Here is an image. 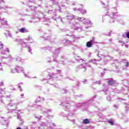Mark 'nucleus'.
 <instances>
[{"mask_svg":"<svg viewBox=\"0 0 129 129\" xmlns=\"http://www.w3.org/2000/svg\"><path fill=\"white\" fill-rule=\"evenodd\" d=\"M62 93H68V91L67 90L65 89H63L62 90Z\"/></svg>","mask_w":129,"mask_h":129,"instance_id":"43","label":"nucleus"},{"mask_svg":"<svg viewBox=\"0 0 129 129\" xmlns=\"http://www.w3.org/2000/svg\"><path fill=\"white\" fill-rule=\"evenodd\" d=\"M4 86V82H1V83H0V86Z\"/></svg>","mask_w":129,"mask_h":129,"instance_id":"62","label":"nucleus"},{"mask_svg":"<svg viewBox=\"0 0 129 129\" xmlns=\"http://www.w3.org/2000/svg\"><path fill=\"white\" fill-rule=\"evenodd\" d=\"M75 98H78V97H82L83 96V95H74Z\"/></svg>","mask_w":129,"mask_h":129,"instance_id":"42","label":"nucleus"},{"mask_svg":"<svg viewBox=\"0 0 129 129\" xmlns=\"http://www.w3.org/2000/svg\"><path fill=\"white\" fill-rule=\"evenodd\" d=\"M67 18L68 22L70 23V26L72 27V28L76 27V26H77L78 24V22H76L75 20H78V21H81V20H82V18L77 17L75 15H73L72 14L68 15Z\"/></svg>","mask_w":129,"mask_h":129,"instance_id":"3","label":"nucleus"},{"mask_svg":"<svg viewBox=\"0 0 129 129\" xmlns=\"http://www.w3.org/2000/svg\"><path fill=\"white\" fill-rule=\"evenodd\" d=\"M0 53L1 55H7V53H10V49L6 46H4V44L2 42L0 43ZM0 60H5L7 62H9V61H12L13 60H15L18 62H22V63L25 62V59H23L19 57L13 58L10 55L7 57L0 56Z\"/></svg>","mask_w":129,"mask_h":129,"instance_id":"1","label":"nucleus"},{"mask_svg":"<svg viewBox=\"0 0 129 129\" xmlns=\"http://www.w3.org/2000/svg\"><path fill=\"white\" fill-rule=\"evenodd\" d=\"M74 30L78 31V32H82L83 29H82V27H76L74 28Z\"/></svg>","mask_w":129,"mask_h":129,"instance_id":"22","label":"nucleus"},{"mask_svg":"<svg viewBox=\"0 0 129 129\" xmlns=\"http://www.w3.org/2000/svg\"><path fill=\"white\" fill-rule=\"evenodd\" d=\"M96 61H97V60H96V59H91V60L88 61V62L86 63V65H87V64H89V63H91V62H93V63H95Z\"/></svg>","mask_w":129,"mask_h":129,"instance_id":"30","label":"nucleus"},{"mask_svg":"<svg viewBox=\"0 0 129 129\" xmlns=\"http://www.w3.org/2000/svg\"><path fill=\"white\" fill-rule=\"evenodd\" d=\"M94 98H96V96H94L93 98L91 99L90 100H88L87 101L85 102V105L86 108H87L88 106H89V104H91V103H92L93 102Z\"/></svg>","mask_w":129,"mask_h":129,"instance_id":"11","label":"nucleus"},{"mask_svg":"<svg viewBox=\"0 0 129 129\" xmlns=\"http://www.w3.org/2000/svg\"><path fill=\"white\" fill-rule=\"evenodd\" d=\"M16 70H17V72H18V73H20L21 72H24V68H23L22 67L17 66L16 67Z\"/></svg>","mask_w":129,"mask_h":129,"instance_id":"13","label":"nucleus"},{"mask_svg":"<svg viewBox=\"0 0 129 129\" xmlns=\"http://www.w3.org/2000/svg\"><path fill=\"white\" fill-rule=\"evenodd\" d=\"M107 122L108 123H109L110 124H111V125H114V122H113V121H112V120H108V121H107Z\"/></svg>","mask_w":129,"mask_h":129,"instance_id":"28","label":"nucleus"},{"mask_svg":"<svg viewBox=\"0 0 129 129\" xmlns=\"http://www.w3.org/2000/svg\"><path fill=\"white\" fill-rule=\"evenodd\" d=\"M126 38L129 39V32H127L125 34Z\"/></svg>","mask_w":129,"mask_h":129,"instance_id":"50","label":"nucleus"},{"mask_svg":"<svg viewBox=\"0 0 129 129\" xmlns=\"http://www.w3.org/2000/svg\"><path fill=\"white\" fill-rule=\"evenodd\" d=\"M17 118L20 120V121H22V116L20 114H17Z\"/></svg>","mask_w":129,"mask_h":129,"instance_id":"33","label":"nucleus"},{"mask_svg":"<svg viewBox=\"0 0 129 129\" xmlns=\"http://www.w3.org/2000/svg\"><path fill=\"white\" fill-rule=\"evenodd\" d=\"M123 84H125V83H126V85H129L128 81H127V80L123 81Z\"/></svg>","mask_w":129,"mask_h":129,"instance_id":"40","label":"nucleus"},{"mask_svg":"<svg viewBox=\"0 0 129 129\" xmlns=\"http://www.w3.org/2000/svg\"><path fill=\"white\" fill-rule=\"evenodd\" d=\"M52 19H54V21H56V20H57V19H60V17H58V18H55L54 17H53L52 18Z\"/></svg>","mask_w":129,"mask_h":129,"instance_id":"59","label":"nucleus"},{"mask_svg":"<svg viewBox=\"0 0 129 129\" xmlns=\"http://www.w3.org/2000/svg\"><path fill=\"white\" fill-rule=\"evenodd\" d=\"M41 100H42V98L39 96L37 98L36 100H35V103H38V102H40Z\"/></svg>","mask_w":129,"mask_h":129,"instance_id":"27","label":"nucleus"},{"mask_svg":"<svg viewBox=\"0 0 129 129\" xmlns=\"http://www.w3.org/2000/svg\"><path fill=\"white\" fill-rule=\"evenodd\" d=\"M113 107H115V108H116V109H117V108H118L119 107V105H113Z\"/></svg>","mask_w":129,"mask_h":129,"instance_id":"49","label":"nucleus"},{"mask_svg":"<svg viewBox=\"0 0 129 129\" xmlns=\"http://www.w3.org/2000/svg\"><path fill=\"white\" fill-rule=\"evenodd\" d=\"M105 10L106 11H108V10H109V7L108 6V5H106L105 6Z\"/></svg>","mask_w":129,"mask_h":129,"instance_id":"46","label":"nucleus"},{"mask_svg":"<svg viewBox=\"0 0 129 129\" xmlns=\"http://www.w3.org/2000/svg\"><path fill=\"white\" fill-rule=\"evenodd\" d=\"M77 11L79 12H81L82 15H85V14H86V10H85V9L79 8L77 9Z\"/></svg>","mask_w":129,"mask_h":129,"instance_id":"19","label":"nucleus"},{"mask_svg":"<svg viewBox=\"0 0 129 129\" xmlns=\"http://www.w3.org/2000/svg\"><path fill=\"white\" fill-rule=\"evenodd\" d=\"M50 36L47 37V38H45V40H49L50 41Z\"/></svg>","mask_w":129,"mask_h":129,"instance_id":"63","label":"nucleus"},{"mask_svg":"<svg viewBox=\"0 0 129 129\" xmlns=\"http://www.w3.org/2000/svg\"><path fill=\"white\" fill-rule=\"evenodd\" d=\"M10 89H11V90H14V91L16 90V88H14L13 86H11Z\"/></svg>","mask_w":129,"mask_h":129,"instance_id":"48","label":"nucleus"},{"mask_svg":"<svg viewBox=\"0 0 129 129\" xmlns=\"http://www.w3.org/2000/svg\"><path fill=\"white\" fill-rule=\"evenodd\" d=\"M3 5H5V1L3 0H2L0 3V10H2V9H4V7Z\"/></svg>","mask_w":129,"mask_h":129,"instance_id":"23","label":"nucleus"},{"mask_svg":"<svg viewBox=\"0 0 129 129\" xmlns=\"http://www.w3.org/2000/svg\"><path fill=\"white\" fill-rule=\"evenodd\" d=\"M56 12V10H49L48 11V14H54Z\"/></svg>","mask_w":129,"mask_h":129,"instance_id":"34","label":"nucleus"},{"mask_svg":"<svg viewBox=\"0 0 129 129\" xmlns=\"http://www.w3.org/2000/svg\"><path fill=\"white\" fill-rule=\"evenodd\" d=\"M118 100H119V101H121L122 100H125V99L123 98H118Z\"/></svg>","mask_w":129,"mask_h":129,"instance_id":"53","label":"nucleus"},{"mask_svg":"<svg viewBox=\"0 0 129 129\" xmlns=\"http://www.w3.org/2000/svg\"><path fill=\"white\" fill-rule=\"evenodd\" d=\"M66 42L67 43H72V40H69L67 39V40H66Z\"/></svg>","mask_w":129,"mask_h":129,"instance_id":"52","label":"nucleus"},{"mask_svg":"<svg viewBox=\"0 0 129 129\" xmlns=\"http://www.w3.org/2000/svg\"><path fill=\"white\" fill-rule=\"evenodd\" d=\"M115 82H114V80H113V79H109L108 80V84H109V85H113V84H114Z\"/></svg>","mask_w":129,"mask_h":129,"instance_id":"15","label":"nucleus"},{"mask_svg":"<svg viewBox=\"0 0 129 129\" xmlns=\"http://www.w3.org/2000/svg\"><path fill=\"white\" fill-rule=\"evenodd\" d=\"M107 100L108 101H110V96H107Z\"/></svg>","mask_w":129,"mask_h":129,"instance_id":"56","label":"nucleus"},{"mask_svg":"<svg viewBox=\"0 0 129 129\" xmlns=\"http://www.w3.org/2000/svg\"><path fill=\"white\" fill-rule=\"evenodd\" d=\"M38 0H29L30 3H34V4H37L38 3ZM39 2H42V0H38Z\"/></svg>","mask_w":129,"mask_h":129,"instance_id":"31","label":"nucleus"},{"mask_svg":"<svg viewBox=\"0 0 129 129\" xmlns=\"http://www.w3.org/2000/svg\"><path fill=\"white\" fill-rule=\"evenodd\" d=\"M42 49H44V50H50V51H52L53 53V55H52L53 62H56V63H59V62H60V60H57V58H58V53L56 52L60 48L56 49L55 47L46 46L42 48Z\"/></svg>","mask_w":129,"mask_h":129,"instance_id":"5","label":"nucleus"},{"mask_svg":"<svg viewBox=\"0 0 129 129\" xmlns=\"http://www.w3.org/2000/svg\"><path fill=\"white\" fill-rule=\"evenodd\" d=\"M54 87H56V88H58V85L56 84V85H53Z\"/></svg>","mask_w":129,"mask_h":129,"instance_id":"64","label":"nucleus"},{"mask_svg":"<svg viewBox=\"0 0 129 129\" xmlns=\"http://www.w3.org/2000/svg\"><path fill=\"white\" fill-rule=\"evenodd\" d=\"M12 73H16L17 72V68L11 70Z\"/></svg>","mask_w":129,"mask_h":129,"instance_id":"38","label":"nucleus"},{"mask_svg":"<svg viewBox=\"0 0 129 129\" xmlns=\"http://www.w3.org/2000/svg\"><path fill=\"white\" fill-rule=\"evenodd\" d=\"M93 44L94 43L92 42L91 41H88L86 43V46L87 47V48H91Z\"/></svg>","mask_w":129,"mask_h":129,"instance_id":"17","label":"nucleus"},{"mask_svg":"<svg viewBox=\"0 0 129 129\" xmlns=\"http://www.w3.org/2000/svg\"><path fill=\"white\" fill-rule=\"evenodd\" d=\"M103 91L105 94H107L108 93V90H103Z\"/></svg>","mask_w":129,"mask_h":129,"instance_id":"45","label":"nucleus"},{"mask_svg":"<svg viewBox=\"0 0 129 129\" xmlns=\"http://www.w3.org/2000/svg\"><path fill=\"white\" fill-rule=\"evenodd\" d=\"M85 102L83 103H78V104H76V106L77 108H79V107H81V106H85Z\"/></svg>","mask_w":129,"mask_h":129,"instance_id":"14","label":"nucleus"},{"mask_svg":"<svg viewBox=\"0 0 129 129\" xmlns=\"http://www.w3.org/2000/svg\"><path fill=\"white\" fill-rule=\"evenodd\" d=\"M0 94H6V88H0Z\"/></svg>","mask_w":129,"mask_h":129,"instance_id":"24","label":"nucleus"},{"mask_svg":"<svg viewBox=\"0 0 129 129\" xmlns=\"http://www.w3.org/2000/svg\"><path fill=\"white\" fill-rule=\"evenodd\" d=\"M53 5H59V2L55 0H51Z\"/></svg>","mask_w":129,"mask_h":129,"instance_id":"32","label":"nucleus"},{"mask_svg":"<svg viewBox=\"0 0 129 129\" xmlns=\"http://www.w3.org/2000/svg\"><path fill=\"white\" fill-rule=\"evenodd\" d=\"M94 83H96V84H98L99 85H100V84H101V82H100V81H96L95 82H94L93 83V85H94Z\"/></svg>","mask_w":129,"mask_h":129,"instance_id":"37","label":"nucleus"},{"mask_svg":"<svg viewBox=\"0 0 129 129\" xmlns=\"http://www.w3.org/2000/svg\"><path fill=\"white\" fill-rule=\"evenodd\" d=\"M36 108H37V109H38V110H41V113H42V114L47 113V109L43 107L42 106L40 105H37L36 106Z\"/></svg>","mask_w":129,"mask_h":129,"instance_id":"10","label":"nucleus"},{"mask_svg":"<svg viewBox=\"0 0 129 129\" xmlns=\"http://www.w3.org/2000/svg\"><path fill=\"white\" fill-rule=\"evenodd\" d=\"M42 117H43V116H40L39 117H38L37 116H35V118L38 119V120H41V118H42Z\"/></svg>","mask_w":129,"mask_h":129,"instance_id":"39","label":"nucleus"},{"mask_svg":"<svg viewBox=\"0 0 129 129\" xmlns=\"http://www.w3.org/2000/svg\"><path fill=\"white\" fill-rule=\"evenodd\" d=\"M76 5H77V3L75 2H74L73 3V4H72V6H76Z\"/></svg>","mask_w":129,"mask_h":129,"instance_id":"54","label":"nucleus"},{"mask_svg":"<svg viewBox=\"0 0 129 129\" xmlns=\"http://www.w3.org/2000/svg\"><path fill=\"white\" fill-rule=\"evenodd\" d=\"M67 36H69L70 37H71L72 39H74V35L72 34H67Z\"/></svg>","mask_w":129,"mask_h":129,"instance_id":"47","label":"nucleus"},{"mask_svg":"<svg viewBox=\"0 0 129 129\" xmlns=\"http://www.w3.org/2000/svg\"><path fill=\"white\" fill-rule=\"evenodd\" d=\"M0 22L2 23L1 29H7L9 28V25L8 24V21L5 18H0Z\"/></svg>","mask_w":129,"mask_h":129,"instance_id":"9","label":"nucleus"},{"mask_svg":"<svg viewBox=\"0 0 129 129\" xmlns=\"http://www.w3.org/2000/svg\"><path fill=\"white\" fill-rule=\"evenodd\" d=\"M22 103H24V101H21L18 103H14L15 107L17 108V106L19 105V104H22Z\"/></svg>","mask_w":129,"mask_h":129,"instance_id":"26","label":"nucleus"},{"mask_svg":"<svg viewBox=\"0 0 129 129\" xmlns=\"http://www.w3.org/2000/svg\"><path fill=\"white\" fill-rule=\"evenodd\" d=\"M64 20H65V18L60 19V21L63 24L65 23V21H64Z\"/></svg>","mask_w":129,"mask_h":129,"instance_id":"51","label":"nucleus"},{"mask_svg":"<svg viewBox=\"0 0 129 129\" xmlns=\"http://www.w3.org/2000/svg\"><path fill=\"white\" fill-rule=\"evenodd\" d=\"M44 18H45V14L42 11H38L37 14L32 17L31 20H29V22L30 23H39L40 20Z\"/></svg>","mask_w":129,"mask_h":129,"instance_id":"4","label":"nucleus"},{"mask_svg":"<svg viewBox=\"0 0 129 129\" xmlns=\"http://www.w3.org/2000/svg\"><path fill=\"white\" fill-rule=\"evenodd\" d=\"M83 82V83H85V84L86 83V82H87V80H86V79L84 80Z\"/></svg>","mask_w":129,"mask_h":129,"instance_id":"61","label":"nucleus"},{"mask_svg":"<svg viewBox=\"0 0 129 129\" xmlns=\"http://www.w3.org/2000/svg\"><path fill=\"white\" fill-rule=\"evenodd\" d=\"M33 124L36 125L37 129H53V127L55 126L54 123L51 122V121H47L46 122H42L41 123H38L36 122H32Z\"/></svg>","mask_w":129,"mask_h":129,"instance_id":"2","label":"nucleus"},{"mask_svg":"<svg viewBox=\"0 0 129 129\" xmlns=\"http://www.w3.org/2000/svg\"><path fill=\"white\" fill-rule=\"evenodd\" d=\"M105 16H108L111 18L110 23L111 24L112 23H114V19H116V16H117V12H111L110 13L107 12V14L103 16V19L105 17Z\"/></svg>","mask_w":129,"mask_h":129,"instance_id":"7","label":"nucleus"},{"mask_svg":"<svg viewBox=\"0 0 129 129\" xmlns=\"http://www.w3.org/2000/svg\"><path fill=\"white\" fill-rule=\"evenodd\" d=\"M6 109L8 110L7 111V113H17L18 112V110L13 109V108H17L15 107L16 106L15 105V103H12L8 104L7 105H6Z\"/></svg>","mask_w":129,"mask_h":129,"instance_id":"6","label":"nucleus"},{"mask_svg":"<svg viewBox=\"0 0 129 129\" xmlns=\"http://www.w3.org/2000/svg\"><path fill=\"white\" fill-rule=\"evenodd\" d=\"M128 64H129L128 62L127 61V62L125 63V67H128Z\"/></svg>","mask_w":129,"mask_h":129,"instance_id":"55","label":"nucleus"},{"mask_svg":"<svg viewBox=\"0 0 129 129\" xmlns=\"http://www.w3.org/2000/svg\"><path fill=\"white\" fill-rule=\"evenodd\" d=\"M83 24L84 25H90V24H91V21L84 18L83 19Z\"/></svg>","mask_w":129,"mask_h":129,"instance_id":"16","label":"nucleus"},{"mask_svg":"<svg viewBox=\"0 0 129 129\" xmlns=\"http://www.w3.org/2000/svg\"><path fill=\"white\" fill-rule=\"evenodd\" d=\"M29 9H27V11H34V9H35V7L33 6H28Z\"/></svg>","mask_w":129,"mask_h":129,"instance_id":"29","label":"nucleus"},{"mask_svg":"<svg viewBox=\"0 0 129 129\" xmlns=\"http://www.w3.org/2000/svg\"><path fill=\"white\" fill-rule=\"evenodd\" d=\"M20 84H18V88L20 89V91H23V89H22V86H21Z\"/></svg>","mask_w":129,"mask_h":129,"instance_id":"41","label":"nucleus"},{"mask_svg":"<svg viewBox=\"0 0 129 129\" xmlns=\"http://www.w3.org/2000/svg\"><path fill=\"white\" fill-rule=\"evenodd\" d=\"M19 32L20 33H28V30L25 27H23L19 29Z\"/></svg>","mask_w":129,"mask_h":129,"instance_id":"18","label":"nucleus"},{"mask_svg":"<svg viewBox=\"0 0 129 129\" xmlns=\"http://www.w3.org/2000/svg\"><path fill=\"white\" fill-rule=\"evenodd\" d=\"M25 40H26L27 41H33V39H32V37H31L30 36L25 38Z\"/></svg>","mask_w":129,"mask_h":129,"instance_id":"35","label":"nucleus"},{"mask_svg":"<svg viewBox=\"0 0 129 129\" xmlns=\"http://www.w3.org/2000/svg\"><path fill=\"white\" fill-rule=\"evenodd\" d=\"M91 42H93L94 44L95 43V38L93 37L92 40H90Z\"/></svg>","mask_w":129,"mask_h":129,"instance_id":"44","label":"nucleus"},{"mask_svg":"<svg viewBox=\"0 0 129 129\" xmlns=\"http://www.w3.org/2000/svg\"><path fill=\"white\" fill-rule=\"evenodd\" d=\"M82 68L84 69V72L86 71V67H84L83 64H81L77 67V69H81Z\"/></svg>","mask_w":129,"mask_h":129,"instance_id":"21","label":"nucleus"},{"mask_svg":"<svg viewBox=\"0 0 129 129\" xmlns=\"http://www.w3.org/2000/svg\"><path fill=\"white\" fill-rule=\"evenodd\" d=\"M21 44H22V47H24V48H28V51H29V52H30L31 51H32V48H31V47H30V46H29V45H28V43H25V42H22L21 43Z\"/></svg>","mask_w":129,"mask_h":129,"instance_id":"12","label":"nucleus"},{"mask_svg":"<svg viewBox=\"0 0 129 129\" xmlns=\"http://www.w3.org/2000/svg\"><path fill=\"white\" fill-rule=\"evenodd\" d=\"M9 121L8 120H3V121L2 122V123L4 125H7V126H9Z\"/></svg>","mask_w":129,"mask_h":129,"instance_id":"20","label":"nucleus"},{"mask_svg":"<svg viewBox=\"0 0 129 129\" xmlns=\"http://www.w3.org/2000/svg\"><path fill=\"white\" fill-rule=\"evenodd\" d=\"M70 101H71V99L70 98H67L66 99V102L65 103H61L60 105H62V106H63V107H65L66 108V111H68L67 109H69L70 108Z\"/></svg>","mask_w":129,"mask_h":129,"instance_id":"8","label":"nucleus"},{"mask_svg":"<svg viewBox=\"0 0 129 129\" xmlns=\"http://www.w3.org/2000/svg\"><path fill=\"white\" fill-rule=\"evenodd\" d=\"M106 36H111V33L108 32V33L107 34H106Z\"/></svg>","mask_w":129,"mask_h":129,"instance_id":"60","label":"nucleus"},{"mask_svg":"<svg viewBox=\"0 0 129 129\" xmlns=\"http://www.w3.org/2000/svg\"><path fill=\"white\" fill-rule=\"evenodd\" d=\"M80 58V57H79V56H76V59L77 60V61H80L81 60H82V61H85L83 59H82V58H80V59H79Z\"/></svg>","mask_w":129,"mask_h":129,"instance_id":"36","label":"nucleus"},{"mask_svg":"<svg viewBox=\"0 0 129 129\" xmlns=\"http://www.w3.org/2000/svg\"><path fill=\"white\" fill-rule=\"evenodd\" d=\"M89 122H90V121H89V119H85L83 121V123L84 124H87L88 123H89Z\"/></svg>","mask_w":129,"mask_h":129,"instance_id":"25","label":"nucleus"},{"mask_svg":"<svg viewBox=\"0 0 129 129\" xmlns=\"http://www.w3.org/2000/svg\"><path fill=\"white\" fill-rule=\"evenodd\" d=\"M47 62L48 63H52V60L49 59V58H47Z\"/></svg>","mask_w":129,"mask_h":129,"instance_id":"58","label":"nucleus"},{"mask_svg":"<svg viewBox=\"0 0 129 129\" xmlns=\"http://www.w3.org/2000/svg\"><path fill=\"white\" fill-rule=\"evenodd\" d=\"M51 111H52L51 109H47V113H49V112H51Z\"/></svg>","mask_w":129,"mask_h":129,"instance_id":"57","label":"nucleus"}]
</instances>
